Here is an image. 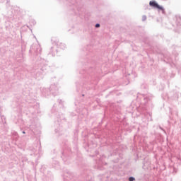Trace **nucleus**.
Returning a JSON list of instances; mask_svg holds the SVG:
<instances>
[{
	"instance_id": "nucleus-1",
	"label": "nucleus",
	"mask_w": 181,
	"mask_h": 181,
	"mask_svg": "<svg viewBox=\"0 0 181 181\" xmlns=\"http://www.w3.org/2000/svg\"><path fill=\"white\" fill-rule=\"evenodd\" d=\"M149 5H150V6H152L153 8H159V4H158V3H156V1H150Z\"/></svg>"
},
{
	"instance_id": "nucleus-2",
	"label": "nucleus",
	"mask_w": 181,
	"mask_h": 181,
	"mask_svg": "<svg viewBox=\"0 0 181 181\" xmlns=\"http://www.w3.org/2000/svg\"><path fill=\"white\" fill-rule=\"evenodd\" d=\"M159 9H160V11H163V13H165V10L163 9V8L162 6H159Z\"/></svg>"
},
{
	"instance_id": "nucleus-3",
	"label": "nucleus",
	"mask_w": 181,
	"mask_h": 181,
	"mask_svg": "<svg viewBox=\"0 0 181 181\" xmlns=\"http://www.w3.org/2000/svg\"><path fill=\"white\" fill-rule=\"evenodd\" d=\"M176 21H177V22L180 23V21H181V18L180 17H177Z\"/></svg>"
},
{
	"instance_id": "nucleus-4",
	"label": "nucleus",
	"mask_w": 181,
	"mask_h": 181,
	"mask_svg": "<svg viewBox=\"0 0 181 181\" xmlns=\"http://www.w3.org/2000/svg\"><path fill=\"white\" fill-rule=\"evenodd\" d=\"M129 181H134V180H135V178L131 177H129Z\"/></svg>"
},
{
	"instance_id": "nucleus-5",
	"label": "nucleus",
	"mask_w": 181,
	"mask_h": 181,
	"mask_svg": "<svg viewBox=\"0 0 181 181\" xmlns=\"http://www.w3.org/2000/svg\"><path fill=\"white\" fill-rule=\"evenodd\" d=\"M95 28H100V24H96Z\"/></svg>"
}]
</instances>
